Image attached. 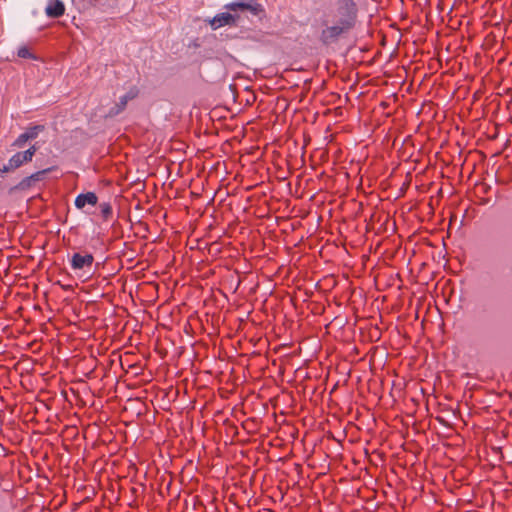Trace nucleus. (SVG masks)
Segmentation results:
<instances>
[{"label": "nucleus", "instance_id": "obj_1", "mask_svg": "<svg viewBox=\"0 0 512 512\" xmlns=\"http://www.w3.org/2000/svg\"><path fill=\"white\" fill-rule=\"evenodd\" d=\"M224 8L230 12L219 13L209 19L208 22L213 30L226 25L237 26L242 13L249 12L253 16H260L264 11L262 5L253 0L230 2Z\"/></svg>", "mask_w": 512, "mask_h": 512}, {"label": "nucleus", "instance_id": "obj_2", "mask_svg": "<svg viewBox=\"0 0 512 512\" xmlns=\"http://www.w3.org/2000/svg\"><path fill=\"white\" fill-rule=\"evenodd\" d=\"M336 22L352 30L357 22L358 6L354 0H337L335 9Z\"/></svg>", "mask_w": 512, "mask_h": 512}, {"label": "nucleus", "instance_id": "obj_3", "mask_svg": "<svg viewBox=\"0 0 512 512\" xmlns=\"http://www.w3.org/2000/svg\"><path fill=\"white\" fill-rule=\"evenodd\" d=\"M36 151L37 147L33 145L26 151L14 154L8 160L7 164L0 168V176H3L4 173L14 171L15 169L21 167L24 163L32 161V158L35 155Z\"/></svg>", "mask_w": 512, "mask_h": 512}, {"label": "nucleus", "instance_id": "obj_4", "mask_svg": "<svg viewBox=\"0 0 512 512\" xmlns=\"http://www.w3.org/2000/svg\"><path fill=\"white\" fill-rule=\"evenodd\" d=\"M349 31H351L349 28L335 21L333 25H325L319 35V40L323 45L328 46L336 43L343 34Z\"/></svg>", "mask_w": 512, "mask_h": 512}, {"label": "nucleus", "instance_id": "obj_5", "mask_svg": "<svg viewBox=\"0 0 512 512\" xmlns=\"http://www.w3.org/2000/svg\"><path fill=\"white\" fill-rule=\"evenodd\" d=\"M93 261L94 257L92 254L82 255L80 253H74L70 262L73 270H82L83 275L90 277L93 274Z\"/></svg>", "mask_w": 512, "mask_h": 512}, {"label": "nucleus", "instance_id": "obj_6", "mask_svg": "<svg viewBox=\"0 0 512 512\" xmlns=\"http://www.w3.org/2000/svg\"><path fill=\"white\" fill-rule=\"evenodd\" d=\"M44 130L43 125H35L29 127L24 133L20 134L13 142V146L17 148H23L26 142L34 140Z\"/></svg>", "mask_w": 512, "mask_h": 512}, {"label": "nucleus", "instance_id": "obj_7", "mask_svg": "<svg viewBox=\"0 0 512 512\" xmlns=\"http://www.w3.org/2000/svg\"><path fill=\"white\" fill-rule=\"evenodd\" d=\"M137 94L138 90L136 88H131L125 95L120 97L119 102L110 108L108 115L113 117L121 113L125 109L128 101L134 99Z\"/></svg>", "mask_w": 512, "mask_h": 512}, {"label": "nucleus", "instance_id": "obj_8", "mask_svg": "<svg viewBox=\"0 0 512 512\" xmlns=\"http://www.w3.org/2000/svg\"><path fill=\"white\" fill-rule=\"evenodd\" d=\"M65 12L64 3L60 0H48L45 13L50 18L61 17Z\"/></svg>", "mask_w": 512, "mask_h": 512}, {"label": "nucleus", "instance_id": "obj_9", "mask_svg": "<svg viewBox=\"0 0 512 512\" xmlns=\"http://www.w3.org/2000/svg\"><path fill=\"white\" fill-rule=\"evenodd\" d=\"M49 171H50V169H44V170L38 171L28 177H25L15 186V189H19V190L28 189L29 187H31L33 182L42 180L44 175H46Z\"/></svg>", "mask_w": 512, "mask_h": 512}, {"label": "nucleus", "instance_id": "obj_10", "mask_svg": "<svg viewBox=\"0 0 512 512\" xmlns=\"http://www.w3.org/2000/svg\"><path fill=\"white\" fill-rule=\"evenodd\" d=\"M97 200H98V198H97L96 194L93 192L79 194L75 199V206L78 209L84 208L85 205H87V204L94 206L97 204Z\"/></svg>", "mask_w": 512, "mask_h": 512}, {"label": "nucleus", "instance_id": "obj_11", "mask_svg": "<svg viewBox=\"0 0 512 512\" xmlns=\"http://www.w3.org/2000/svg\"><path fill=\"white\" fill-rule=\"evenodd\" d=\"M101 215L104 219H108L112 214V207L109 203L104 202L100 204Z\"/></svg>", "mask_w": 512, "mask_h": 512}, {"label": "nucleus", "instance_id": "obj_12", "mask_svg": "<svg viewBox=\"0 0 512 512\" xmlns=\"http://www.w3.org/2000/svg\"><path fill=\"white\" fill-rule=\"evenodd\" d=\"M18 56L25 59H35V56L30 52L28 47L22 46L18 49Z\"/></svg>", "mask_w": 512, "mask_h": 512}]
</instances>
